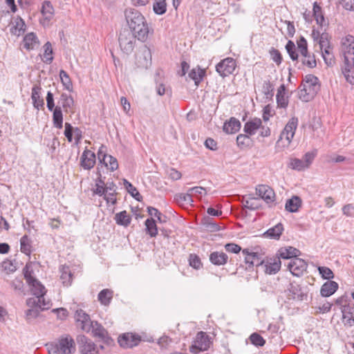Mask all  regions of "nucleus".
I'll return each instance as SVG.
<instances>
[{
	"instance_id": "6",
	"label": "nucleus",
	"mask_w": 354,
	"mask_h": 354,
	"mask_svg": "<svg viewBox=\"0 0 354 354\" xmlns=\"http://www.w3.org/2000/svg\"><path fill=\"white\" fill-rule=\"evenodd\" d=\"M210 344L208 335L205 332H198L194 341V344L189 347V351L194 354L205 351L209 348Z\"/></svg>"
},
{
	"instance_id": "39",
	"label": "nucleus",
	"mask_w": 354,
	"mask_h": 354,
	"mask_svg": "<svg viewBox=\"0 0 354 354\" xmlns=\"http://www.w3.org/2000/svg\"><path fill=\"white\" fill-rule=\"evenodd\" d=\"M60 272H61L60 279H61L64 286H70L72 283L73 274L70 270L69 267L62 266L60 268Z\"/></svg>"
},
{
	"instance_id": "61",
	"label": "nucleus",
	"mask_w": 354,
	"mask_h": 354,
	"mask_svg": "<svg viewBox=\"0 0 354 354\" xmlns=\"http://www.w3.org/2000/svg\"><path fill=\"white\" fill-rule=\"evenodd\" d=\"M153 10L157 15H163L167 10L165 1L163 0L162 1H157L154 3Z\"/></svg>"
},
{
	"instance_id": "9",
	"label": "nucleus",
	"mask_w": 354,
	"mask_h": 354,
	"mask_svg": "<svg viewBox=\"0 0 354 354\" xmlns=\"http://www.w3.org/2000/svg\"><path fill=\"white\" fill-rule=\"evenodd\" d=\"M236 67V62L232 57H227L221 60L216 66V71L223 77L233 73Z\"/></svg>"
},
{
	"instance_id": "21",
	"label": "nucleus",
	"mask_w": 354,
	"mask_h": 354,
	"mask_svg": "<svg viewBox=\"0 0 354 354\" xmlns=\"http://www.w3.org/2000/svg\"><path fill=\"white\" fill-rule=\"evenodd\" d=\"M41 87L39 84H35L32 88L31 99L32 100L33 106L39 110L40 108H44V102L41 97Z\"/></svg>"
},
{
	"instance_id": "17",
	"label": "nucleus",
	"mask_w": 354,
	"mask_h": 354,
	"mask_svg": "<svg viewBox=\"0 0 354 354\" xmlns=\"http://www.w3.org/2000/svg\"><path fill=\"white\" fill-rule=\"evenodd\" d=\"M342 313V321L346 327L354 326V306L351 304L342 305L341 308Z\"/></svg>"
},
{
	"instance_id": "38",
	"label": "nucleus",
	"mask_w": 354,
	"mask_h": 354,
	"mask_svg": "<svg viewBox=\"0 0 354 354\" xmlns=\"http://www.w3.org/2000/svg\"><path fill=\"white\" fill-rule=\"evenodd\" d=\"M59 101L62 104V106L65 112H68L74 105V100L73 97L65 93H63L60 95Z\"/></svg>"
},
{
	"instance_id": "31",
	"label": "nucleus",
	"mask_w": 354,
	"mask_h": 354,
	"mask_svg": "<svg viewBox=\"0 0 354 354\" xmlns=\"http://www.w3.org/2000/svg\"><path fill=\"white\" fill-rule=\"evenodd\" d=\"M283 231V225L282 223H279L274 227L268 229L263 235L266 237L278 240L279 239Z\"/></svg>"
},
{
	"instance_id": "60",
	"label": "nucleus",
	"mask_w": 354,
	"mask_h": 354,
	"mask_svg": "<svg viewBox=\"0 0 354 354\" xmlns=\"http://www.w3.org/2000/svg\"><path fill=\"white\" fill-rule=\"evenodd\" d=\"M263 91L266 98H272L274 95V86L268 80L265 81L263 84Z\"/></svg>"
},
{
	"instance_id": "41",
	"label": "nucleus",
	"mask_w": 354,
	"mask_h": 354,
	"mask_svg": "<svg viewBox=\"0 0 354 354\" xmlns=\"http://www.w3.org/2000/svg\"><path fill=\"white\" fill-rule=\"evenodd\" d=\"M26 24L21 17H17L16 24L10 28V32L16 36H20L25 31Z\"/></svg>"
},
{
	"instance_id": "37",
	"label": "nucleus",
	"mask_w": 354,
	"mask_h": 354,
	"mask_svg": "<svg viewBox=\"0 0 354 354\" xmlns=\"http://www.w3.org/2000/svg\"><path fill=\"white\" fill-rule=\"evenodd\" d=\"M201 224L204 229L207 231L214 232L221 230L219 225L213 221V219L209 217H204L201 220Z\"/></svg>"
},
{
	"instance_id": "30",
	"label": "nucleus",
	"mask_w": 354,
	"mask_h": 354,
	"mask_svg": "<svg viewBox=\"0 0 354 354\" xmlns=\"http://www.w3.org/2000/svg\"><path fill=\"white\" fill-rule=\"evenodd\" d=\"M261 120L255 118L245 124L243 130L248 135H254L256 131L261 126Z\"/></svg>"
},
{
	"instance_id": "1",
	"label": "nucleus",
	"mask_w": 354,
	"mask_h": 354,
	"mask_svg": "<svg viewBox=\"0 0 354 354\" xmlns=\"http://www.w3.org/2000/svg\"><path fill=\"white\" fill-rule=\"evenodd\" d=\"M124 17L129 30L137 35L138 40L145 42L150 35H153V29L149 26L143 15L132 8L125 9Z\"/></svg>"
},
{
	"instance_id": "57",
	"label": "nucleus",
	"mask_w": 354,
	"mask_h": 354,
	"mask_svg": "<svg viewBox=\"0 0 354 354\" xmlns=\"http://www.w3.org/2000/svg\"><path fill=\"white\" fill-rule=\"evenodd\" d=\"M189 266L196 270H199L202 267V263L200 257L196 254H190L189 256Z\"/></svg>"
},
{
	"instance_id": "58",
	"label": "nucleus",
	"mask_w": 354,
	"mask_h": 354,
	"mask_svg": "<svg viewBox=\"0 0 354 354\" xmlns=\"http://www.w3.org/2000/svg\"><path fill=\"white\" fill-rule=\"evenodd\" d=\"M251 140L248 135L239 134L236 137L237 145L241 148L250 146Z\"/></svg>"
},
{
	"instance_id": "7",
	"label": "nucleus",
	"mask_w": 354,
	"mask_h": 354,
	"mask_svg": "<svg viewBox=\"0 0 354 354\" xmlns=\"http://www.w3.org/2000/svg\"><path fill=\"white\" fill-rule=\"evenodd\" d=\"M89 328L93 337L99 338L108 345L113 343V340L109 335L107 330L97 322L93 321L92 323H90Z\"/></svg>"
},
{
	"instance_id": "15",
	"label": "nucleus",
	"mask_w": 354,
	"mask_h": 354,
	"mask_svg": "<svg viewBox=\"0 0 354 354\" xmlns=\"http://www.w3.org/2000/svg\"><path fill=\"white\" fill-rule=\"evenodd\" d=\"M256 193L259 198L266 203H273L275 200V193L272 188L267 185H259L256 187Z\"/></svg>"
},
{
	"instance_id": "18",
	"label": "nucleus",
	"mask_w": 354,
	"mask_h": 354,
	"mask_svg": "<svg viewBox=\"0 0 354 354\" xmlns=\"http://www.w3.org/2000/svg\"><path fill=\"white\" fill-rule=\"evenodd\" d=\"M96 160V156L94 152L86 149L80 157V166L84 169L89 170L92 169Z\"/></svg>"
},
{
	"instance_id": "49",
	"label": "nucleus",
	"mask_w": 354,
	"mask_h": 354,
	"mask_svg": "<svg viewBox=\"0 0 354 354\" xmlns=\"http://www.w3.org/2000/svg\"><path fill=\"white\" fill-rule=\"evenodd\" d=\"M249 339L253 345L257 347H262L266 344V340L257 333H252L249 337Z\"/></svg>"
},
{
	"instance_id": "2",
	"label": "nucleus",
	"mask_w": 354,
	"mask_h": 354,
	"mask_svg": "<svg viewBox=\"0 0 354 354\" xmlns=\"http://www.w3.org/2000/svg\"><path fill=\"white\" fill-rule=\"evenodd\" d=\"M304 81V88L299 91V99L303 102H309L320 90V84L318 77L312 74L306 75Z\"/></svg>"
},
{
	"instance_id": "40",
	"label": "nucleus",
	"mask_w": 354,
	"mask_h": 354,
	"mask_svg": "<svg viewBox=\"0 0 354 354\" xmlns=\"http://www.w3.org/2000/svg\"><path fill=\"white\" fill-rule=\"evenodd\" d=\"M145 225L146 233L148 234L151 237L156 236L158 234V227L156 221L152 218H147L145 222Z\"/></svg>"
},
{
	"instance_id": "50",
	"label": "nucleus",
	"mask_w": 354,
	"mask_h": 354,
	"mask_svg": "<svg viewBox=\"0 0 354 354\" xmlns=\"http://www.w3.org/2000/svg\"><path fill=\"white\" fill-rule=\"evenodd\" d=\"M174 200L180 205L184 203L187 204H192L193 203L192 197L190 192H188L187 194H178L174 196Z\"/></svg>"
},
{
	"instance_id": "14",
	"label": "nucleus",
	"mask_w": 354,
	"mask_h": 354,
	"mask_svg": "<svg viewBox=\"0 0 354 354\" xmlns=\"http://www.w3.org/2000/svg\"><path fill=\"white\" fill-rule=\"evenodd\" d=\"M281 266L280 257L277 256L272 258H266L262 268L266 274L271 275L277 273L280 270Z\"/></svg>"
},
{
	"instance_id": "19",
	"label": "nucleus",
	"mask_w": 354,
	"mask_h": 354,
	"mask_svg": "<svg viewBox=\"0 0 354 354\" xmlns=\"http://www.w3.org/2000/svg\"><path fill=\"white\" fill-rule=\"evenodd\" d=\"M298 125V118L296 117L291 118L285 126L282 135L286 136V139L290 142L293 138L295 131Z\"/></svg>"
},
{
	"instance_id": "44",
	"label": "nucleus",
	"mask_w": 354,
	"mask_h": 354,
	"mask_svg": "<svg viewBox=\"0 0 354 354\" xmlns=\"http://www.w3.org/2000/svg\"><path fill=\"white\" fill-rule=\"evenodd\" d=\"M44 48V54H43V61L44 63L47 64H50L52 63L53 60V51L51 43L50 41H47L43 46Z\"/></svg>"
},
{
	"instance_id": "48",
	"label": "nucleus",
	"mask_w": 354,
	"mask_h": 354,
	"mask_svg": "<svg viewBox=\"0 0 354 354\" xmlns=\"http://www.w3.org/2000/svg\"><path fill=\"white\" fill-rule=\"evenodd\" d=\"M313 16L317 24L322 25L324 21V17L322 14V7L319 6L317 2L313 3Z\"/></svg>"
},
{
	"instance_id": "26",
	"label": "nucleus",
	"mask_w": 354,
	"mask_h": 354,
	"mask_svg": "<svg viewBox=\"0 0 354 354\" xmlns=\"http://www.w3.org/2000/svg\"><path fill=\"white\" fill-rule=\"evenodd\" d=\"M301 254V252L293 247H288V248H281L277 253V256L280 257V259H291V258H297V257L299 256Z\"/></svg>"
},
{
	"instance_id": "27",
	"label": "nucleus",
	"mask_w": 354,
	"mask_h": 354,
	"mask_svg": "<svg viewBox=\"0 0 354 354\" xmlns=\"http://www.w3.org/2000/svg\"><path fill=\"white\" fill-rule=\"evenodd\" d=\"M301 204L302 201L301 198L298 196H293L290 199L287 200L285 209L289 212L295 213L299 211Z\"/></svg>"
},
{
	"instance_id": "56",
	"label": "nucleus",
	"mask_w": 354,
	"mask_h": 354,
	"mask_svg": "<svg viewBox=\"0 0 354 354\" xmlns=\"http://www.w3.org/2000/svg\"><path fill=\"white\" fill-rule=\"evenodd\" d=\"M302 64L310 68H315L317 62L314 54H310L309 52L307 53L306 57H304Z\"/></svg>"
},
{
	"instance_id": "13",
	"label": "nucleus",
	"mask_w": 354,
	"mask_h": 354,
	"mask_svg": "<svg viewBox=\"0 0 354 354\" xmlns=\"http://www.w3.org/2000/svg\"><path fill=\"white\" fill-rule=\"evenodd\" d=\"M308 267L307 263L299 258H295L292 259L288 265V268L292 275L300 277L306 270Z\"/></svg>"
},
{
	"instance_id": "62",
	"label": "nucleus",
	"mask_w": 354,
	"mask_h": 354,
	"mask_svg": "<svg viewBox=\"0 0 354 354\" xmlns=\"http://www.w3.org/2000/svg\"><path fill=\"white\" fill-rule=\"evenodd\" d=\"M270 55L272 61L278 66L281 64L283 58L279 50L275 49L274 48H271L270 50Z\"/></svg>"
},
{
	"instance_id": "10",
	"label": "nucleus",
	"mask_w": 354,
	"mask_h": 354,
	"mask_svg": "<svg viewBox=\"0 0 354 354\" xmlns=\"http://www.w3.org/2000/svg\"><path fill=\"white\" fill-rule=\"evenodd\" d=\"M342 50L344 54V60L354 59V37L348 35L343 37L341 41Z\"/></svg>"
},
{
	"instance_id": "29",
	"label": "nucleus",
	"mask_w": 354,
	"mask_h": 354,
	"mask_svg": "<svg viewBox=\"0 0 354 354\" xmlns=\"http://www.w3.org/2000/svg\"><path fill=\"white\" fill-rule=\"evenodd\" d=\"M39 44V39L34 32H30L25 35L23 39L24 48L28 50H33L37 44Z\"/></svg>"
},
{
	"instance_id": "55",
	"label": "nucleus",
	"mask_w": 354,
	"mask_h": 354,
	"mask_svg": "<svg viewBox=\"0 0 354 354\" xmlns=\"http://www.w3.org/2000/svg\"><path fill=\"white\" fill-rule=\"evenodd\" d=\"M317 270L324 279L330 281L334 278V273L330 268L325 266H318Z\"/></svg>"
},
{
	"instance_id": "42",
	"label": "nucleus",
	"mask_w": 354,
	"mask_h": 354,
	"mask_svg": "<svg viewBox=\"0 0 354 354\" xmlns=\"http://www.w3.org/2000/svg\"><path fill=\"white\" fill-rule=\"evenodd\" d=\"M123 184L127 192L133 197L136 201H141L142 196L139 193L136 187H134L130 182L127 179H123Z\"/></svg>"
},
{
	"instance_id": "20",
	"label": "nucleus",
	"mask_w": 354,
	"mask_h": 354,
	"mask_svg": "<svg viewBox=\"0 0 354 354\" xmlns=\"http://www.w3.org/2000/svg\"><path fill=\"white\" fill-rule=\"evenodd\" d=\"M342 72L346 82L354 84V59L348 60V62L344 60Z\"/></svg>"
},
{
	"instance_id": "47",
	"label": "nucleus",
	"mask_w": 354,
	"mask_h": 354,
	"mask_svg": "<svg viewBox=\"0 0 354 354\" xmlns=\"http://www.w3.org/2000/svg\"><path fill=\"white\" fill-rule=\"evenodd\" d=\"M40 308L35 305V306L30 307L25 313V317L28 323H30L32 320L36 319L40 313Z\"/></svg>"
},
{
	"instance_id": "64",
	"label": "nucleus",
	"mask_w": 354,
	"mask_h": 354,
	"mask_svg": "<svg viewBox=\"0 0 354 354\" xmlns=\"http://www.w3.org/2000/svg\"><path fill=\"white\" fill-rule=\"evenodd\" d=\"M319 45L320 50L326 47H330L329 41V35L327 32H322L319 38Z\"/></svg>"
},
{
	"instance_id": "5",
	"label": "nucleus",
	"mask_w": 354,
	"mask_h": 354,
	"mask_svg": "<svg viewBox=\"0 0 354 354\" xmlns=\"http://www.w3.org/2000/svg\"><path fill=\"white\" fill-rule=\"evenodd\" d=\"M136 66L141 69H147L151 65V53L146 45L139 47L136 53Z\"/></svg>"
},
{
	"instance_id": "11",
	"label": "nucleus",
	"mask_w": 354,
	"mask_h": 354,
	"mask_svg": "<svg viewBox=\"0 0 354 354\" xmlns=\"http://www.w3.org/2000/svg\"><path fill=\"white\" fill-rule=\"evenodd\" d=\"M57 345L61 354H71L75 351V341L70 335L60 337Z\"/></svg>"
},
{
	"instance_id": "16",
	"label": "nucleus",
	"mask_w": 354,
	"mask_h": 354,
	"mask_svg": "<svg viewBox=\"0 0 354 354\" xmlns=\"http://www.w3.org/2000/svg\"><path fill=\"white\" fill-rule=\"evenodd\" d=\"M75 317L77 322V326L80 327L82 330L89 333L90 323H92L90 316L86 313L83 310L79 309L75 312Z\"/></svg>"
},
{
	"instance_id": "4",
	"label": "nucleus",
	"mask_w": 354,
	"mask_h": 354,
	"mask_svg": "<svg viewBox=\"0 0 354 354\" xmlns=\"http://www.w3.org/2000/svg\"><path fill=\"white\" fill-rule=\"evenodd\" d=\"M30 287V291L35 297L28 298L26 300V305L28 307H32L41 302L42 296L46 292V288L36 278L30 283H28Z\"/></svg>"
},
{
	"instance_id": "8",
	"label": "nucleus",
	"mask_w": 354,
	"mask_h": 354,
	"mask_svg": "<svg viewBox=\"0 0 354 354\" xmlns=\"http://www.w3.org/2000/svg\"><path fill=\"white\" fill-rule=\"evenodd\" d=\"M141 342V337L136 333H125L119 335L118 342L123 348H131Z\"/></svg>"
},
{
	"instance_id": "63",
	"label": "nucleus",
	"mask_w": 354,
	"mask_h": 354,
	"mask_svg": "<svg viewBox=\"0 0 354 354\" xmlns=\"http://www.w3.org/2000/svg\"><path fill=\"white\" fill-rule=\"evenodd\" d=\"M105 147L102 145L97 151V158L100 163L103 164L105 167H108L107 158L109 155H107L105 152Z\"/></svg>"
},
{
	"instance_id": "54",
	"label": "nucleus",
	"mask_w": 354,
	"mask_h": 354,
	"mask_svg": "<svg viewBox=\"0 0 354 354\" xmlns=\"http://www.w3.org/2000/svg\"><path fill=\"white\" fill-rule=\"evenodd\" d=\"M297 44L298 50L300 54L303 57H306V55L308 53V43L306 39L303 36H301L299 40L297 41Z\"/></svg>"
},
{
	"instance_id": "12",
	"label": "nucleus",
	"mask_w": 354,
	"mask_h": 354,
	"mask_svg": "<svg viewBox=\"0 0 354 354\" xmlns=\"http://www.w3.org/2000/svg\"><path fill=\"white\" fill-rule=\"evenodd\" d=\"M82 354H99L95 344L85 335L77 337Z\"/></svg>"
},
{
	"instance_id": "43",
	"label": "nucleus",
	"mask_w": 354,
	"mask_h": 354,
	"mask_svg": "<svg viewBox=\"0 0 354 354\" xmlns=\"http://www.w3.org/2000/svg\"><path fill=\"white\" fill-rule=\"evenodd\" d=\"M59 77L64 88L69 92H73V83L68 74L65 71L61 70L59 71Z\"/></svg>"
},
{
	"instance_id": "35",
	"label": "nucleus",
	"mask_w": 354,
	"mask_h": 354,
	"mask_svg": "<svg viewBox=\"0 0 354 354\" xmlns=\"http://www.w3.org/2000/svg\"><path fill=\"white\" fill-rule=\"evenodd\" d=\"M41 12L47 21H50L54 15V8L50 1H44L42 3Z\"/></svg>"
},
{
	"instance_id": "25",
	"label": "nucleus",
	"mask_w": 354,
	"mask_h": 354,
	"mask_svg": "<svg viewBox=\"0 0 354 354\" xmlns=\"http://www.w3.org/2000/svg\"><path fill=\"white\" fill-rule=\"evenodd\" d=\"M209 261L215 266H224L228 261V256L223 252H213L209 255Z\"/></svg>"
},
{
	"instance_id": "45",
	"label": "nucleus",
	"mask_w": 354,
	"mask_h": 354,
	"mask_svg": "<svg viewBox=\"0 0 354 354\" xmlns=\"http://www.w3.org/2000/svg\"><path fill=\"white\" fill-rule=\"evenodd\" d=\"M321 50L325 64L328 66H333L335 64V61L333 53L331 51V48L326 47Z\"/></svg>"
},
{
	"instance_id": "32",
	"label": "nucleus",
	"mask_w": 354,
	"mask_h": 354,
	"mask_svg": "<svg viewBox=\"0 0 354 354\" xmlns=\"http://www.w3.org/2000/svg\"><path fill=\"white\" fill-rule=\"evenodd\" d=\"M113 297V291L106 288L99 292L97 299L102 305L108 306L111 304Z\"/></svg>"
},
{
	"instance_id": "34",
	"label": "nucleus",
	"mask_w": 354,
	"mask_h": 354,
	"mask_svg": "<svg viewBox=\"0 0 354 354\" xmlns=\"http://www.w3.org/2000/svg\"><path fill=\"white\" fill-rule=\"evenodd\" d=\"M114 219L118 225L124 227H127L131 221V217L125 210L117 213Z\"/></svg>"
},
{
	"instance_id": "33",
	"label": "nucleus",
	"mask_w": 354,
	"mask_h": 354,
	"mask_svg": "<svg viewBox=\"0 0 354 354\" xmlns=\"http://www.w3.org/2000/svg\"><path fill=\"white\" fill-rule=\"evenodd\" d=\"M205 75V70L198 66L196 68H193L189 73L188 77L194 81L196 86H198L200 82H202Z\"/></svg>"
},
{
	"instance_id": "51",
	"label": "nucleus",
	"mask_w": 354,
	"mask_h": 354,
	"mask_svg": "<svg viewBox=\"0 0 354 354\" xmlns=\"http://www.w3.org/2000/svg\"><path fill=\"white\" fill-rule=\"evenodd\" d=\"M286 49L292 61H297L298 59L299 56L296 51L295 44L292 41L289 40L287 42L286 45Z\"/></svg>"
},
{
	"instance_id": "28",
	"label": "nucleus",
	"mask_w": 354,
	"mask_h": 354,
	"mask_svg": "<svg viewBox=\"0 0 354 354\" xmlns=\"http://www.w3.org/2000/svg\"><path fill=\"white\" fill-rule=\"evenodd\" d=\"M241 128V122L239 120L231 118L228 122H225L223 130L227 133H235Z\"/></svg>"
},
{
	"instance_id": "53",
	"label": "nucleus",
	"mask_w": 354,
	"mask_h": 354,
	"mask_svg": "<svg viewBox=\"0 0 354 354\" xmlns=\"http://www.w3.org/2000/svg\"><path fill=\"white\" fill-rule=\"evenodd\" d=\"M288 167L297 171H301L305 168H307L304 162L302 160L298 158H291L290 162L288 163Z\"/></svg>"
},
{
	"instance_id": "23",
	"label": "nucleus",
	"mask_w": 354,
	"mask_h": 354,
	"mask_svg": "<svg viewBox=\"0 0 354 354\" xmlns=\"http://www.w3.org/2000/svg\"><path fill=\"white\" fill-rule=\"evenodd\" d=\"M339 285L334 281H328L321 287L320 295L324 297H328L333 295L338 289Z\"/></svg>"
},
{
	"instance_id": "59",
	"label": "nucleus",
	"mask_w": 354,
	"mask_h": 354,
	"mask_svg": "<svg viewBox=\"0 0 354 354\" xmlns=\"http://www.w3.org/2000/svg\"><path fill=\"white\" fill-rule=\"evenodd\" d=\"M32 262L26 263V266L23 269L24 278L27 283H30L35 278L32 276L33 270L31 268Z\"/></svg>"
},
{
	"instance_id": "46",
	"label": "nucleus",
	"mask_w": 354,
	"mask_h": 354,
	"mask_svg": "<svg viewBox=\"0 0 354 354\" xmlns=\"http://www.w3.org/2000/svg\"><path fill=\"white\" fill-rule=\"evenodd\" d=\"M21 252L30 257L31 254L30 241L27 235H24L20 239Z\"/></svg>"
},
{
	"instance_id": "3",
	"label": "nucleus",
	"mask_w": 354,
	"mask_h": 354,
	"mask_svg": "<svg viewBox=\"0 0 354 354\" xmlns=\"http://www.w3.org/2000/svg\"><path fill=\"white\" fill-rule=\"evenodd\" d=\"M137 35L129 31L127 28L120 30L118 42L120 50L123 53L129 55L133 51L136 44Z\"/></svg>"
},
{
	"instance_id": "24",
	"label": "nucleus",
	"mask_w": 354,
	"mask_h": 354,
	"mask_svg": "<svg viewBox=\"0 0 354 354\" xmlns=\"http://www.w3.org/2000/svg\"><path fill=\"white\" fill-rule=\"evenodd\" d=\"M288 290L292 295L294 299L304 301L307 299V294L302 290L300 285L293 282L290 283Z\"/></svg>"
},
{
	"instance_id": "52",
	"label": "nucleus",
	"mask_w": 354,
	"mask_h": 354,
	"mask_svg": "<svg viewBox=\"0 0 354 354\" xmlns=\"http://www.w3.org/2000/svg\"><path fill=\"white\" fill-rule=\"evenodd\" d=\"M242 253L245 254V263L247 265L245 269L250 270L254 266L253 259L254 257H255V254L254 252H249L248 249L243 250Z\"/></svg>"
},
{
	"instance_id": "36",
	"label": "nucleus",
	"mask_w": 354,
	"mask_h": 354,
	"mask_svg": "<svg viewBox=\"0 0 354 354\" xmlns=\"http://www.w3.org/2000/svg\"><path fill=\"white\" fill-rule=\"evenodd\" d=\"M53 111V121L54 126L57 129H62L63 127V113L62 107L60 106H57Z\"/></svg>"
},
{
	"instance_id": "22",
	"label": "nucleus",
	"mask_w": 354,
	"mask_h": 354,
	"mask_svg": "<svg viewBox=\"0 0 354 354\" xmlns=\"http://www.w3.org/2000/svg\"><path fill=\"white\" fill-rule=\"evenodd\" d=\"M286 88L283 84H281L277 90L276 100L277 107L279 108L286 109L288 106V96L286 95Z\"/></svg>"
}]
</instances>
